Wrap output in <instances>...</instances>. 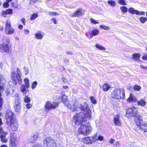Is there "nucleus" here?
Returning <instances> with one entry per match:
<instances>
[{"label":"nucleus","instance_id":"4d7b16f0","mask_svg":"<svg viewBox=\"0 0 147 147\" xmlns=\"http://www.w3.org/2000/svg\"><path fill=\"white\" fill-rule=\"evenodd\" d=\"M24 69L25 72V74L26 75L28 74V69L27 67H24Z\"/></svg>","mask_w":147,"mask_h":147},{"label":"nucleus","instance_id":"7ed1b4c3","mask_svg":"<svg viewBox=\"0 0 147 147\" xmlns=\"http://www.w3.org/2000/svg\"><path fill=\"white\" fill-rule=\"evenodd\" d=\"M21 75V72L18 68L17 69V73L15 71H13L11 73V77L14 84L16 85L18 83L20 84H22Z\"/></svg>","mask_w":147,"mask_h":147},{"label":"nucleus","instance_id":"1a4fd4ad","mask_svg":"<svg viewBox=\"0 0 147 147\" xmlns=\"http://www.w3.org/2000/svg\"><path fill=\"white\" fill-rule=\"evenodd\" d=\"M7 125L10 127L11 130L13 131H16L19 127V124L17 121L15 119L7 123Z\"/></svg>","mask_w":147,"mask_h":147},{"label":"nucleus","instance_id":"de8ad7c7","mask_svg":"<svg viewBox=\"0 0 147 147\" xmlns=\"http://www.w3.org/2000/svg\"><path fill=\"white\" fill-rule=\"evenodd\" d=\"M90 21L91 22L94 24H98L99 23V22L97 20H95L92 18H91L90 19Z\"/></svg>","mask_w":147,"mask_h":147},{"label":"nucleus","instance_id":"bb28decb","mask_svg":"<svg viewBox=\"0 0 147 147\" xmlns=\"http://www.w3.org/2000/svg\"><path fill=\"white\" fill-rule=\"evenodd\" d=\"M6 135H0V139L1 141L3 143H6L7 142V140L5 138Z\"/></svg>","mask_w":147,"mask_h":147},{"label":"nucleus","instance_id":"58836bf2","mask_svg":"<svg viewBox=\"0 0 147 147\" xmlns=\"http://www.w3.org/2000/svg\"><path fill=\"white\" fill-rule=\"evenodd\" d=\"M7 134V133L4 131L2 127H0V134L1 135H6Z\"/></svg>","mask_w":147,"mask_h":147},{"label":"nucleus","instance_id":"603ef678","mask_svg":"<svg viewBox=\"0 0 147 147\" xmlns=\"http://www.w3.org/2000/svg\"><path fill=\"white\" fill-rule=\"evenodd\" d=\"M39 0H31L30 2V4L33 5L36 3Z\"/></svg>","mask_w":147,"mask_h":147},{"label":"nucleus","instance_id":"4c0bfd02","mask_svg":"<svg viewBox=\"0 0 147 147\" xmlns=\"http://www.w3.org/2000/svg\"><path fill=\"white\" fill-rule=\"evenodd\" d=\"M90 99L92 104H95L96 103L97 100L94 96H91L90 97Z\"/></svg>","mask_w":147,"mask_h":147},{"label":"nucleus","instance_id":"cd10ccee","mask_svg":"<svg viewBox=\"0 0 147 147\" xmlns=\"http://www.w3.org/2000/svg\"><path fill=\"white\" fill-rule=\"evenodd\" d=\"M95 46L97 49L103 51L106 49L105 47L98 44H95Z\"/></svg>","mask_w":147,"mask_h":147},{"label":"nucleus","instance_id":"a211bd4d","mask_svg":"<svg viewBox=\"0 0 147 147\" xmlns=\"http://www.w3.org/2000/svg\"><path fill=\"white\" fill-rule=\"evenodd\" d=\"M35 38L38 39H42L44 36V33L41 31H38L34 34Z\"/></svg>","mask_w":147,"mask_h":147},{"label":"nucleus","instance_id":"f3484780","mask_svg":"<svg viewBox=\"0 0 147 147\" xmlns=\"http://www.w3.org/2000/svg\"><path fill=\"white\" fill-rule=\"evenodd\" d=\"M13 10L11 9H8L5 11H2L1 12V15L4 17H6V15L12 14Z\"/></svg>","mask_w":147,"mask_h":147},{"label":"nucleus","instance_id":"0e129e2a","mask_svg":"<svg viewBox=\"0 0 147 147\" xmlns=\"http://www.w3.org/2000/svg\"><path fill=\"white\" fill-rule=\"evenodd\" d=\"M142 59L144 60L147 61V55L143 56L142 57Z\"/></svg>","mask_w":147,"mask_h":147},{"label":"nucleus","instance_id":"3c124183","mask_svg":"<svg viewBox=\"0 0 147 147\" xmlns=\"http://www.w3.org/2000/svg\"><path fill=\"white\" fill-rule=\"evenodd\" d=\"M115 142V140L113 138H111L109 140L108 143L110 144H111L114 143Z\"/></svg>","mask_w":147,"mask_h":147},{"label":"nucleus","instance_id":"6ab92c4d","mask_svg":"<svg viewBox=\"0 0 147 147\" xmlns=\"http://www.w3.org/2000/svg\"><path fill=\"white\" fill-rule=\"evenodd\" d=\"M83 142L86 144H91L92 143V140L90 136H88L85 137L83 139Z\"/></svg>","mask_w":147,"mask_h":147},{"label":"nucleus","instance_id":"c85d7f7f","mask_svg":"<svg viewBox=\"0 0 147 147\" xmlns=\"http://www.w3.org/2000/svg\"><path fill=\"white\" fill-rule=\"evenodd\" d=\"M24 81L25 84V85H24L27 88H28L29 87V79L27 78H26L24 79Z\"/></svg>","mask_w":147,"mask_h":147},{"label":"nucleus","instance_id":"79ce46f5","mask_svg":"<svg viewBox=\"0 0 147 147\" xmlns=\"http://www.w3.org/2000/svg\"><path fill=\"white\" fill-rule=\"evenodd\" d=\"M100 27L101 28L106 30L110 29V28L109 26H107L105 25H100Z\"/></svg>","mask_w":147,"mask_h":147},{"label":"nucleus","instance_id":"49530a36","mask_svg":"<svg viewBox=\"0 0 147 147\" xmlns=\"http://www.w3.org/2000/svg\"><path fill=\"white\" fill-rule=\"evenodd\" d=\"M145 13V12L143 11H139L137 10L136 14L138 15H144Z\"/></svg>","mask_w":147,"mask_h":147},{"label":"nucleus","instance_id":"5fc2aeb1","mask_svg":"<svg viewBox=\"0 0 147 147\" xmlns=\"http://www.w3.org/2000/svg\"><path fill=\"white\" fill-rule=\"evenodd\" d=\"M26 106L27 109H29L31 108L32 105L30 103H28L26 105Z\"/></svg>","mask_w":147,"mask_h":147},{"label":"nucleus","instance_id":"680f3d73","mask_svg":"<svg viewBox=\"0 0 147 147\" xmlns=\"http://www.w3.org/2000/svg\"><path fill=\"white\" fill-rule=\"evenodd\" d=\"M114 145L117 147H118L120 145L119 142H116L114 144Z\"/></svg>","mask_w":147,"mask_h":147},{"label":"nucleus","instance_id":"5701e85b","mask_svg":"<svg viewBox=\"0 0 147 147\" xmlns=\"http://www.w3.org/2000/svg\"><path fill=\"white\" fill-rule=\"evenodd\" d=\"M146 103V101L143 99H141L140 100L137 102V105L141 106H145Z\"/></svg>","mask_w":147,"mask_h":147},{"label":"nucleus","instance_id":"4be33fe9","mask_svg":"<svg viewBox=\"0 0 147 147\" xmlns=\"http://www.w3.org/2000/svg\"><path fill=\"white\" fill-rule=\"evenodd\" d=\"M28 88H27L24 85H22L20 90L23 93L24 95H25L27 94V93L28 92Z\"/></svg>","mask_w":147,"mask_h":147},{"label":"nucleus","instance_id":"393cba45","mask_svg":"<svg viewBox=\"0 0 147 147\" xmlns=\"http://www.w3.org/2000/svg\"><path fill=\"white\" fill-rule=\"evenodd\" d=\"M140 55V54L139 53H135L132 55L133 58L134 60L136 61L139 62L140 61L139 58Z\"/></svg>","mask_w":147,"mask_h":147},{"label":"nucleus","instance_id":"c9c22d12","mask_svg":"<svg viewBox=\"0 0 147 147\" xmlns=\"http://www.w3.org/2000/svg\"><path fill=\"white\" fill-rule=\"evenodd\" d=\"M58 103L57 102H51V109H54L58 107Z\"/></svg>","mask_w":147,"mask_h":147},{"label":"nucleus","instance_id":"f257e3e1","mask_svg":"<svg viewBox=\"0 0 147 147\" xmlns=\"http://www.w3.org/2000/svg\"><path fill=\"white\" fill-rule=\"evenodd\" d=\"M78 107L80 108L85 112H80L76 114L73 118L72 122L77 125H81L78 130V133L79 134L87 135L91 132L92 128L89 123H85L86 119V117L89 119L91 118L92 113L88 108L87 104H84V106L81 104L79 106L77 105L76 107L75 110L77 109Z\"/></svg>","mask_w":147,"mask_h":147},{"label":"nucleus","instance_id":"e2e57ef3","mask_svg":"<svg viewBox=\"0 0 147 147\" xmlns=\"http://www.w3.org/2000/svg\"><path fill=\"white\" fill-rule=\"evenodd\" d=\"M21 21L22 22V23L24 24L25 25V24L26 23V21H25V19L24 18H22L21 19Z\"/></svg>","mask_w":147,"mask_h":147},{"label":"nucleus","instance_id":"aec40b11","mask_svg":"<svg viewBox=\"0 0 147 147\" xmlns=\"http://www.w3.org/2000/svg\"><path fill=\"white\" fill-rule=\"evenodd\" d=\"M140 130L145 133L147 132V123H144L142 124L139 127Z\"/></svg>","mask_w":147,"mask_h":147},{"label":"nucleus","instance_id":"09e8293b","mask_svg":"<svg viewBox=\"0 0 147 147\" xmlns=\"http://www.w3.org/2000/svg\"><path fill=\"white\" fill-rule=\"evenodd\" d=\"M38 136V133L34 134L32 138L34 141H35L37 140Z\"/></svg>","mask_w":147,"mask_h":147},{"label":"nucleus","instance_id":"4468645a","mask_svg":"<svg viewBox=\"0 0 147 147\" xmlns=\"http://www.w3.org/2000/svg\"><path fill=\"white\" fill-rule=\"evenodd\" d=\"M120 116L117 114L115 115L113 117V121L115 125L121 126V123L119 120Z\"/></svg>","mask_w":147,"mask_h":147},{"label":"nucleus","instance_id":"9b49d317","mask_svg":"<svg viewBox=\"0 0 147 147\" xmlns=\"http://www.w3.org/2000/svg\"><path fill=\"white\" fill-rule=\"evenodd\" d=\"M84 10L82 8H79L71 15L72 17H79L84 15Z\"/></svg>","mask_w":147,"mask_h":147},{"label":"nucleus","instance_id":"7c9ffc66","mask_svg":"<svg viewBox=\"0 0 147 147\" xmlns=\"http://www.w3.org/2000/svg\"><path fill=\"white\" fill-rule=\"evenodd\" d=\"M107 3L111 6L113 7L115 6L116 5V2L113 0H108L107 1Z\"/></svg>","mask_w":147,"mask_h":147},{"label":"nucleus","instance_id":"a19ab883","mask_svg":"<svg viewBox=\"0 0 147 147\" xmlns=\"http://www.w3.org/2000/svg\"><path fill=\"white\" fill-rule=\"evenodd\" d=\"M118 3L120 5H126L127 4L124 0H118Z\"/></svg>","mask_w":147,"mask_h":147},{"label":"nucleus","instance_id":"412c9836","mask_svg":"<svg viewBox=\"0 0 147 147\" xmlns=\"http://www.w3.org/2000/svg\"><path fill=\"white\" fill-rule=\"evenodd\" d=\"M140 130L145 133L147 132V123H144L142 124L139 127Z\"/></svg>","mask_w":147,"mask_h":147},{"label":"nucleus","instance_id":"f8f14e48","mask_svg":"<svg viewBox=\"0 0 147 147\" xmlns=\"http://www.w3.org/2000/svg\"><path fill=\"white\" fill-rule=\"evenodd\" d=\"M13 113L11 111L8 110L7 111L6 114L7 123L15 119L13 118Z\"/></svg>","mask_w":147,"mask_h":147},{"label":"nucleus","instance_id":"c756f323","mask_svg":"<svg viewBox=\"0 0 147 147\" xmlns=\"http://www.w3.org/2000/svg\"><path fill=\"white\" fill-rule=\"evenodd\" d=\"M120 10L121 12L124 13H125L128 11V9L125 6H121L120 7Z\"/></svg>","mask_w":147,"mask_h":147},{"label":"nucleus","instance_id":"6e6d98bb","mask_svg":"<svg viewBox=\"0 0 147 147\" xmlns=\"http://www.w3.org/2000/svg\"><path fill=\"white\" fill-rule=\"evenodd\" d=\"M3 6L5 8L8 7L9 6V4L8 2H5L3 4Z\"/></svg>","mask_w":147,"mask_h":147},{"label":"nucleus","instance_id":"39448f33","mask_svg":"<svg viewBox=\"0 0 147 147\" xmlns=\"http://www.w3.org/2000/svg\"><path fill=\"white\" fill-rule=\"evenodd\" d=\"M43 142L44 147H57V141L50 137L45 138Z\"/></svg>","mask_w":147,"mask_h":147},{"label":"nucleus","instance_id":"13d9d810","mask_svg":"<svg viewBox=\"0 0 147 147\" xmlns=\"http://www.w3.org/2000/svg\"><path fill=\"white\" fill-rule=\"evenodd\" d=\"M24 32L25 34H28L29 33V30L27 29H25L24 30Z\"/></svg>","mask_w":147,"mask_h":147},{"label":"nucleus","instance_id":"2f4dec72","mask_svg":"<svg viewBox=\"0 0 147 147\" xmlns=\"http://www.w3.org/2000/svg\"><path fill=\"white\" fill-rule=\"evenodd\" d=\"M92 143L98 140V137L97 134H95L92 136H90Z\"/></svg>","mask_w":147,"mask_h":147},{"label":"nucleus","instance_id":"f704fd0d","mask_svg":"<svg viewBox=\"0 0 147 147\" xmlns=\"http://www.w3.org/2000/svg\"><path fill=\"white\" fill-rule=\"evenodd\" d=\"M136 10H135L134 8L132 7H130L128 9L129 12L133 14H136Z\"/></svg>","mask_w":147,"mask_h":147},{"label":"nucleus","instance_id":"e433bc0d","mask_svg":"<svg viewBox=\"0 0 147 147\" xmlns=\"http://www.w3.org/2000/svg\"><path fill=\"white\" fill-rule=\"evenodd\" d=\"M24 101L25 103H29L30 102L31 100L28 96H25L24 98Z\"/></svg>","mask_w":147,"mask_h":147},{"label":"nucleus","instance_id":"37998d69","mask_svg":"<svg viewBox=\"0 0 147 147\" xmlns=\"http://www.w3.org/2000/svg\"><path fill=\"white\" fill-rule=\"evenodd\" d=\"M38 16V14L36 13H34L30 17V20H32L35 19L37 18Z\"/></svg>","mask_w":147,"mask_h":147},{"label":"nucleus","instance_id":"f03ea898","mask_svg":"<svg viewBox=\"0 0 147 147\" xmlns=\"http://www.w3.org/2000/svg\"><path fill=\"white\" fill-rule=\"evenodd\" d=\"M111 97L117 100L123 99L125 97V90L122 88H116L112 92Z\"/></svg>","mask_w":147,"mask_h":147},{"label":"nucleus","instance_id":"0eeeda50","mask_svg":"<svg viewBox=\"0 0 147 147\" xmlns=\"http://www.w3.org/2000/svg\"><path fill=\"white\" fill-rule=\"evenodd\" d=\"M5 30V33L7 34H12L14 32V29L12 27L10 21L9 20L6 22Z\"/></svg>","mask_w":147,"mask_h":147},{"label":"nucleus","instance_id":"2eb2a0df","mask_svg":"<svg viewBox=\"0 0 147 147\" xmlns=\"http://www.w3.org/2000/svg\"><path fill=\"white\" fill-rule=\"evenodd\" d=\"M14 106L16 111L17 112L20 111L21 109L20 104L19 101L18 100L15 101Z\"/></svg>","mask_w":147,"mask_h":147},{"label":"nucleus","instance_id":"052dcab7","mask_svg":"<svg viewBox=\"0 0 147 147\" xmlns=\"http://www.w3.org/2000/svg\"><path fill=\"white\" fill-rule=\"evenodd\" d=\"M3 99L1 98H0V108H1L3 105Z\"/></svg>","mask_w":147,"mask_h":147},{"label":"nucleus","instance_id":"a878e982","mask_svg":"<svg viewBox=\"0 0 147 147\" xmlns=\"http://www.w3.org/2000/svg\"><path fill=\"white\" fill-rule=\"evenodd\" d=\"M45 107L47 110H49L51 109V102L49 101L47 102L45 105Z\"/></svg>","mask_w":147,"mask_h":147},{"label":"nucleus","instance_id":"423d86ee","mask_svg":"<svg viewBox=\"0 0 147 147\" xmlns=\"http://www.w3.org/2000/svg\"><path fill=\"white\" fill-rule=\"evenodd\" d=\"M11 44L9 42L7 41L3 44H0V51L2 52H5L9 53L11 52Z\"/></svg>","mask_w":147,"mask_h":147},{"label":"nucleus","instance_id":"dca6fc26","mask_svg":"<svg viewBox=\"0 0 147 147\" xmlns=\"http://www.w3.org/2000/svg\"><path fill=\"white\" fill-rule=\"evenodd\" d=\"M127 101L128 102H136L138 101L137 98L132 93H130L129 97L127 99Z\"/></svg>","mask_w":147,"mask_h":147},{"label":"nucleus","instance_id":"473e14b6","mask_svg":"<svg viewBox=\"0 0 147 147\" xmlns=\"http://www.w3.org/2000/svg\"><path fill=\"white\" fill-rule=\"evenodd\" d=\"M133 89L135 91H139L141 90V87L139 85H135L134 86Z\"/></svg>","mask_w":147,"mask_h":147},{"label":"nucleus","instance_id":"a18cd8bd","mask_svg":"<svg viewBox=\"0 0 147 147\" xmlns=\"http://www.w3.org/2000/svg\"><path fill=\"white\" fill-rule=\"evenodd\" d=\"M31 146L32 147H41V145L36 142L32 143Z\"/></svg>","mask_w":147,"mask_h":147},{"label":"nucleus","instance_id":"774afa93","mask_svg":"<svg viewBox=\"0 0 147 147\" xmlns=\"http://www.w3.org/2000/svg\"><path fill=\"white\" fill-rule=\"evenodd\" d=\"M62 80L65 83H67V80L64 78H62Z\"/></svg>","mask_w":147,"mask_h":147},{"label":"nucleus","instance_id":"72a5a7b5","mask_svg":"<svg viewBox=\"0 0 147 147\" xmlns=\"http://www.w3.org/2000/svg\"><path fill=\"white\" fill-rule=\"evenodd\" d=\"M99 30L98 29H95L92 31L91 33L93 35L95 36L98 34L99 33Z\"/></svg>","mask_w":147,"mask_h":147},{"label":"nucleus","instance_id":"ddd939ff","mask_svg":"<svg viewBox=\"0 0 147 147\" xmlns=\"http://www.w3.org/2000/svg\"><path fill=\"white\" fill-rule=\"evenodd\" d=\"M135 122L138 127H139L142 125V122L143 121V119L142 116L138 115L136 116L134 119Z\"/></svg>","mask_w":147,"mask_h":147},{"label":"nucleus","instance_id":"69168bd1","mask_svg":"<svg viewBox=\"0 0 147 147\" xmlns=\"http://www.w3.org/2000/svg\"><path fill=\"white\" fill-rule=\"evenodd\" d=\"M140 67L142 69H144L145 70L147 69V67L143 66L142 65H140Z\"/></svg>","mask_w":147,"mask_h":147},{"label":"nucleus","instance_id":"338daca9","mask_svg":"<svg viewBox=\"0 0 147 147\" xmlns=\"http://www.w3.org/2000/svg\"><path fill=\"white\" fill-rule=\"evenodd\" d=\"M51 20L53 21V22H54V24H57V21L55 18H53L51 19Z\"/></svg>","mask_w":147,"mask_h":147},{"label":"nucleus","instance_id":"bf43d9fd","mask_svg":"<svg viewBox=\"0 0 147 147\" xmlns=\"http://www.w3.org/2000/svg\"><path fill=\"white\" fill-rule=\"evenodd\" d=\"M103 140V136L101 135H99L98 137V140L99 141H102Z\"/></svg>","mask_w":147,"mask_h":147},{"label":"nucleus","instance_id":"9d476101","mask_svg":"<svg viewBox=\"0 0 147 147\" xmlns=\"http://www.w3.org/2000/svg\"><path fill=\"white\" fill-rule=\"evenodd\" d=\"M11 147H17L18 144L17 137L15 133H13L11 135L10 141Z\"/></svg>","mask_w":147,"mask_h":147},{"label":"nucleus","instance_id":"6e6552de","mask_svg":"<svg viewBox=\"0 0 147 147\" xmlns=\"http://www.w3.org/2000/svg\"><path fill=\"white\" fill-rule=\"evenodd\" d=\"M138 112L137 109L132 107L128 109L126 111V116L128 117L136 116Z\"/></svg>","mask_w":147,"mask_h":147},{"label":"nucleus","instance_id":"864d4df0","mask_svg":"<svg viewBox=\"0 0 147 147\" xmlns=\"http://www.w3.org/2000/svg\"><path fill=\"white\" fill-rule=\"evenodd\" d=\"M110 102L113 105V106L114 107H115V106H116V104L117 103V101H114L113 100H111L110 101Z\"/></svg>","mask_w":147,"mask_h":147},{"label":"nucleus","instance_id":"ea45409f","mask_svg":"<svg viewBox=\"0 0 147 147\" xmlns=\"http://www.w3.org/2000/svg\"><path fill=\"white\" fill-rule=\"evenodd\" d=\"M140 22L142 23H144L147 20V18L146 17H141L139 19Z\"/></svg>","mask_w":147,"mask_h":147},{"label":"nucleus","instance_id":"b1692460","mask_svg":"<svg viewBox=\"0 0 147 147\" xmlns=\"http://www.w3.org/2000/svg\"><path fill=\"white\" fill-rule=\"evenodd\" d=\"M110 88V86L107 83H105L103 85L102 87V90L104 91H108Z\"/></svg>","mask_w":147,"mask_h":147},{"label":"nucleus","instance_id":"20e7f679","mask_svg":"<svg viewBox=\"0 0 147 147\" xmlns=\"http://www.w3.org/2000/svg\"><path fill=\"white\" fill-rule=\"evenodd\" d=\"M61 98L62 101L64 105L68 108H70L72 111H74L76 110V107L78 102H74V101H71L69 103L67 99V97L64 94H61Z\"/></svg>","mask_w":147,"mask_h":147},{"label":"nucleus","instance_id":"8fccbe9b","mask_svg":"<svg viewBox=\"0 0 147 147\" xmlns=\"http://www.w3.org/2000/svg\"><path fill=\"white\" fill-rule=\"evenodd\" d=\"M48 14L50 15L58 16L59 14L57 12H49Z\"/></svg>","mask_w":147,"mask_h":147},{"label":"nucleus","instance_id":"c03bdc74","mask_svg":"<svg viewBox=\"0 0 147 147\" xmlns=\"http://www.w3.org/2000/svg\"><path fill=\"white\" fill-rule=\"evenodd\" d=\"M37 82L36 81L34 82L31 84V88L32 89H34L37 86Z\"/></svg>","mask_w":147,"mask_h":147}]
</instances>
